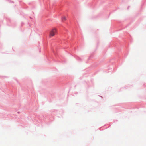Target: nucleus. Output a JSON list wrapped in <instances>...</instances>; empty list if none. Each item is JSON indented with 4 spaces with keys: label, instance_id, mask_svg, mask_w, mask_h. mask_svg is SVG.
I'll list each match as a JSON object with an SVG mask.
<instances>
[{
    "label": "nucleus",
    "instance_id": "f257e3e1",
    "mask_svg": "<svg viewBox=\"0 0 146 146\" xmlns=\"http://www.w3.org/2000/svg\"><path fill=\"white\" fill-rule=\"evenodd\" d=\"M56 32V30L55 28H53L50 31L49 34V37L51 38L53 36Z\"/></svg>",
    "mask_w": 146,
    "mask_h": 146
},
{
    "label": "nucleus",
    "instance_id": "f03ea898",
    "mask_svg": "<svg viewBox=\"0 0 146 146\" xmlns=\"http://www.w3.org/2000/svg\"><path fill=\"white\" fill-rule=\"evenodd\" d=\"M62 21L66 20V18L64 16L62 18Z\"/></svg>",
    "mask_w": 146,
    "mask_h": 146
}]
</instances>
